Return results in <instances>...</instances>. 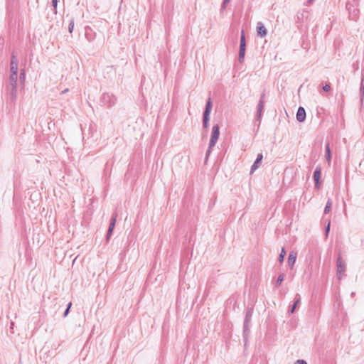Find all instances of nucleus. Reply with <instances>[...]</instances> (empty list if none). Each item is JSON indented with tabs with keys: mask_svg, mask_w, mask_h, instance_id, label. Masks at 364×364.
Returning a JSON list of instances; mask_svg holds the SVG:
<instances>
[{
	"mask_svg": "<svg viewBox=\"0 0 364 364\" xmlns=\"http://www.w3.org/2000/svg\"><path fill=\"white\" fill-rule=\"evenodd\" d=\"M101 102L104 105L111 107L116 104L117 97L112 93L105 92L102 95Z\"/></svg>",
	"mask_w": 364,
	"mask_h": 364,
	"instance_id": "f257e3e1",
	"label": "nucleus"
},
{
	"mask_svg": "<svg viewBox=\"0 0 364 364\" xmlns=\"http://www.w3.org/2000/svg\"><path fill=\"white\" fill-rule=\"evenodd\" d=\"M246 50V39L244 31H242L240 41V48H239V55H238V60L240 63H242L244 61L245 55Z\"/></svg>",
	"mask_w": 364,
	"mask_h": 364,
	"instance_id": "f03ea898",
	"label": "nucleus"
},
{
	"mask_svg": "<svg viewBox=\"0 0 364 364\" xmlns=\"http://www.w3.org/2000/svg\"><path fill=\"white\" fill-rule=\"evenodd\" d=\"M252 316V309H247L245 313V318L243 323V337L247 341V336L249 333V323L251 322Z\"/></svg>",
	"mask_w": 364,
	"mask_h": 364,
	"instance_id": "7ed1b4c3",
	"label": "nucleus"
},
{
	"mask_svg": "<svg viewBox=\"0 0 364 364\" xmlns=\"http://www.w3.org/2000/svg\"><path fill=\"white\" fill-rule=\"evenodd\" d=\"M220 136V127L218 124L213 125L212 128L210 139V148H213Z\"/></svg>",
	"mask_w": 364,
	"mask_h": 364,
	"instance_id": "20e7f679",
	"label": "nucleus"
},
{
	"mask_svg": "<svg viewBox=\"0 0 364 364\" xmlns=\"http://www.w3.org/2000/svg\"><path fill=\"white\" fill-rule=\"evenodd\" d=\"M337 266V276L338 279H341L342 275L346 272V264L342 261L341 255H338L336 261Z\"/></svg>",
	"mask_w": 364,
	"mask_h": 364,
	"instance_id": "39448f33",
	"label": "nucleus"
},
{
	"mask_svg": "<svg viewBox=\"0 0 364 364\" xmlns=\"http://www.w3.org/2000/svg\"><path fill=\"white\" fill-rule=\"evenodd\" d=\"M117 217V213L113 214L112 216L110 223H109V225L108 228V230L107 232V235H106V240L107 241L109 240L110 237L112 235V232H113V230H114V228L115 224H116Z\"/></svg>",
	"mask_w": 364,
	"mask_h": 364,
	"instance_id": "423d86ee",
	"label": "nucleus"
},
{
	"mask_svg": "<svg viewBox=\"0 0 364 364\" xmlns=\"http://www.w3.org/2000/svg\"><path fill=\"white\" fill-rule=\"evenodd\" d=\"M321 176V167L320 166H316L314 172V181L315 183V188H319L320 186V179Z\"/></svg>",
	"mask_w": 364,
	"mask_h": 364,
	"instance_id": "0eeeda50",
	"label": "nucleus"
},
{
	"mask_svg": "<svg viewBox=\"0 0 364 364\" xmlns=\"http://www.w3.org/2000/svg\"><path fill=\"white\" fill-rule=\"evenodd\" d=\"M6 92L11 100L16 98L17 85H7Z\"/></svg>",
	"mask_w": 364,
	"mask_h": 364,
	"instance_id": "6e6552de",
	"label": "nucleus"
},
{
	"mask_svg": "<svg viewBox=\"0 0 364 364\" xmlns=\"http://www.w3.org/2000/svg\"><path fill=\"white\" fill-rule=\"evenodd\" d=\"M213 104L211 98L209 97L206 102L205 107L203 113V118L210 119Z\"/></svg>",
	"mask_w": 364,
	"mask_h": 364,
	"instance_id": "1a4fd4ad",
	"label": "nucleus"
},
{
	"mask_svg": "<svg viewBox=\"0 0 364 364\" xmlns=\"http://www.w3.org/2000/svg\"><path fill=\"white\" fill-rule=\"evenodd\" d=\"M264 107V102L259 101L258 105H257V113H256V116H255V120L258 121L259 124H260V122H261Z\"/></svg>",
	"mask_w": 364,
	"mask_h": 364,
	"instance_id": "9d476101",
	"label": "nucleus"
},
{
	"mask_svg": "<svg viewBox=\"0 0 364 364\" xmlns=\"http://www.w3.org/2000/svg\"><path fill=\"white\" fill-rule=\"evenodd\" d=\"M263 159V155L262 153L258 154L254 164L251 166L250 173H254L259 166Z\"/></svg>",
	"mask_w": 364,
	"mask_h": 364,
	"instance_id": "9b49d317",
	"label": "nucleus"
},
{
	"mask_svg": "<svg viewBox=\"0 0 364 364\" xmlns=\"http://www.w3.org/2000/svg\"><path fill=\"white\" fill-rule=\"evenodd\" d=\"M306 111L303 107H299L296 112V120L299 122H303L306 119Z\"/></svg>",
	"mask_w": 364,
	"mask_h": 364,
	"instance_id": "f8f14e48",
	"label": "nucleus"
},
{
	"mask_svg": "<svg viewBox=\"0 0 364 364\" xmlns=\"http://www.w3.org/2000/svg\"><path fill=\"white\" fill-rule=\"evenodd\" d=\"M257 33L260 37H264L267 33V31L262 22H258L257 24Z\"/></svg>",
	"mask_w": 364,
	"mask_h": 364,
	"instance_id": "ddd939ff",
	"label": "nucleus"
},
{
	"mask_svg": "<svg viewBox=\"0 0 364 364\" xmlns=\"http://www.w3.org/2000/svg\"><path fill=\"white\" fill-rule=\"evenodd\" d=\"M301 302V296L299 294H296L295 295V298H294V304L289 307V310H288V313L289 314H292L294 313L295 310H296V308L297 306V305L299 304H300Z\"/></svg>",
	"mask_w": 364,
	"mask_h": 364,
	"instance_id": "4468645a",
	"label": "nucleus"
},
{
	"mask_svg": "<svg viewBox=\"0 0 364 364\" xmlns=\"http://www.w3.org/2000/svg\"><path fill=\"white\" fill-rule=\"evenodd\" d=\"M296 256H297V253L294 251L290 252V253L289 254L287 262H288V265L291 269L294 267V265L296 262Z\"/></svg>",
	"mask_w": 364,
	"mask_h": 364,
	"instance_id": "2eb2a0df",
	"label": "nucleus"
},
{
	"mask_svg": "<svg viewBox=\"0 0 364 364\" xmlns=\"http://www.w3.org/2000/svg\"><path fill=\"white\" fill-rule=\"evenodd\" d=\"M308 11L303 10L299 11L296 14V18L299 21H303L304 18H307Z\"/></svg>",
	"mask_w": 364,
	"mask_h": 364,
	"instance_id": "dca6fc26",
	"label": "nucleus"
},
{
	"mask_svg": "<svg viewBox=\"0 0 364 364\" xmlns=\"http://www.w3.org/2000/svg\"><path fill=\"white\" fill-rule=\"evenodd\" d=\"M325 152H326L325 153V157H326V161H328V162H331V149H330V146H329V144L328 143L326 145Z\"/></svg>",
	"mask_w": 364,
	"mask_h": 364,
	"instance_id": "f3484780",
	"label": "nucleus"
},
{
	"mask_svg": "<svg viewBox=\"0 0 364 364\" xmlns=\"http://www.w3.org/2000/svg\"><path fill=\"white\" fill-rule=\"evenodd\" d=\"M18 75L10 74L8 85H17Z\"/></svg>",
	"mask_w": 364,
	"mask_h": 364,
	"instance_id": "a211bd4d",
	"label": "nucleus"
},
{
	"mask_svg": "<svg viewBox=\"0 0 364 364\" xmlns=\"http://www.w3.org/2000/svg\"><path fill=\"white\" fill-rule=\"evenodd\" d=\"M10 70H11V74L18 75V63H10Z\"/></svg>",
	"mask_w": 364,
	"mask_h": 364,
	"instance_id": "6ab92c4d",
	"label": "nucleus"
},
{
	"mask_svg": "<svg viewBox=\"0 0 364 364\" xmlns=\"http://www.w3.org/2000/svg\"><path fill=\"white\" fill-rule=\"evenodd\" d=\"M285 275L284 273L280 274L275 282V287H278L281 285L282 282L284 280Z\"/></svg>",
	"mask_w": 364,
	"mask_h": 364,
	"instance_id": "aec40b11",
	"label": "nucleus"
},
{
	"mask_svg": "<svg viewBox=\"0 0 364 364\" xmlns=\"http://www.w3.org/2000/svg\"><path fill=\"white\" fill-rule=\"evenodd\" d=\"M357 7L353 2L348 1L346 3V9L348 11L349 15H351V11Z\"/></svg>",
	"mask_w": 364,
	"mask_h": 364,
	"instance_id": "412c9836",
	"label": "nucleus"
},
{
	"mask_svg": "<svg viewBox=\"0 0 364 364\" xmlns=\"http://www.w3.org/2000/svg\"><path fill=\"white\" fill-rule=\"evenodd\" d=\"M286 254H287V252H286L285 249L284 247H282L281 250V252L278 257V260L280 263H282L284 262Z\"/></svg>",
	"mask_w": 364,
	"mask_h": 364,
	"instance_id": "4be33fe9",
	"label": "nucleus"
},
{
	"mask_svg": "<svg viewBox=\"0 0 364 364\" xmlns=\"http://www.w3.org/2000/svg\"><path fill=\"white\" fill-rule=\"evenodd\" d=\"M331 206L332 201L331 199H328L324 208V214H328L330 212Z\"/></svg>",
	"mask_w": 364,
	"mask_h": 364,
	"instance_id": "5701e85b",
	"label": "nucleus"
},
{
	"mask_svg": "<svg viewBox=\"0 0 364 364\" xmlns=\"http://www.w3.org/2000/svg\"><path fill=\"white\" fill-rule=\"evenodd\" d=\"M358 13H359V11L357 8L353 9L351 11V15H350V18L353 20H355L358 17Z\"/></svg>",
	"mask_w": 364,
	"mask_h": 364,
	"instance_id": "b1692460",
	"label": "nucleus"
},
{
	"mask_svg": "<svg viewBox=\"0 0 364 364\" xmlns=\"http://www.w3.org/2000/svg\"><path fill=\"white\" fill-rule=\"evenodd\" d=\"M26 79V73L24 69H21L19 75V80L21 83H24Z\"/></svg>",
	"mask_w": 364,
	"mask_h": 364,
	"instance_id": "393cba45",
	"label": "nucleus"
},
{
	"mask_svg": "<svg viewBox=\"0 0 364 364\" xmlns=\"http://www.w3.org/2000/svg\"><path fill=\"white\" fill-rule=\"evenodd\" d=\"M71 306H72V303H71V302H69V303L68 304V305H67V308H66V309L65 310V311H64V313H63V317H66V316L68 315V314H69V312H70V309Z\"/></svg>",
	"mask_w": 364,
	"mask_h": 364,
	"instance_id": "a878e982",
	"label": "nucleus"
},
{
	"mask_svg": "<svg viewBox=\"0 0 364 364\" xmlns=\"http://www.w3.org/2000/svg\"><path fill=\"white\" fill-rule=\"evenodd\" d=\"M209 121L210 119L203 118V127L204 129H208L209 127Z\"/></svg>",
	"mask_w": 364,
	"mask_h": 364,
	"instance_id": "bb28decb",
	"label": "nucleus"
},
{
	"mask_svg": "<svg viewBox=\"0 0 364 364\" xmlns=\"http://www.w3.org/2000/svg\"><path fill=\"white\" fill-rule=\"evenodd\" d=\"M73 28H74V21L71 20L70 23H69V26H68V31H69V32L72 33L73 31Z\"/></svg>",
	"mask_w": 364,
	"mask_h": 364,
	"instance_id": "cd10ccee",
	"label": "nucleus"
},
{
	"mask_svg": "<svg viewBox=\"0 0 364 364\" xmlns=\"http://www.w3.org/2000/svg\"><path fill=\"white\" fill-rule=\"evenodd\" d=\"M212 149L213 148H210V144H209L208 145V150L206 151V154H205V160H207L208 158L209 157V156H210V153L212 151Z\"/></svg>",
	"mask_w": 364,
	"mask_h": 364,
	"instance_id": "c85d7f7f",
	"label": "nucleus"
},
{
	"mask_svg": "<svg viewBox=\"0 0 364 364\" xmlns=\"http://www.w3.org/2000/svg\"><path fill=\"white\" fill-rule=\"evenodd\" d=\"M11 63H18L17 58L14 55V53H12V55L11 56Z\"/></svg>",
	"mask_w": 364,
	"mask_h": 364,
	"instance_id": "c756f323",
	"label": "nucleus"
},
{
	"mask_svg": "<svg viewBox=\"0 0 364 364\" xmlns=\"http://www.w3.org/2000/svg\"><path fill=\"white\" fill-rule=\"evenodd\" d=\"M330 225H331V223H330V221H329L328 225H327V226L325 228V235H326V237L328 236V235L329 233V231H330Z\"/></svg>",
	"mask_w": 364,
	"mask_h": 364,
	"instance_id": "7c9ffc66",
	"label": "nucleus"
},
{
	"mask_svg": "<svg viewBox=\"0 0 364 364\" xmlns=\"http://www.w3.org/2000/svg\"><path fill=\"white\" fill-rule=\"evenodd\" d=\"M230 1V0H223L222 5H221V9H225L227 4H228Z\"/></svg>",
	"mask_w": 364,
	"mask_h": 364,
	"instance_id": "2f4dec72",
	"label": "nucleus"
},
{
	"mask_svg": "<svg viewBox=\"0 0 364 364\" xmlns=\"http://www.w3.org/2000/svg\"><path fill=\"white\" fill-rule=\"evenodd\" d=\"M323 90L325 92H328L331 90V86L328 84H326L324 86H323Z\"/></svg>",
	"mask_w": 364,
	"mask_h": 364,
	"instance_id": "473e14b6",
	"label": "nucleus"
},
{
	"mask_svg": "<svg viewBox=\"0 0 364 364\" xmlns=\"http://www.w3.org/2000/svg\"><path fill=\"white\" fill-rule=\"evenodd\" d=\"M294 364H307L306 361L304 360H297Z\"/></svg>",
	"mask_w": 364,
	"mask_h": 364,
	"instance_id": "72a5a7b5",
	"label": "nucleus"
},
{
	"mask_svg": "<svg viewBox=\"0 0 364 364\" xmlns=\"http://www.w3.org/2000/svg\"><path fill=\"white\" fill-rule=\"evenodd\" d=\"M52 5L56 9L57 5H58V0H51Z\"/></svg>",
	"mask_w": 364,
	"mask_h": 364,
	"instance_id": "f704fd0d",
	"label": "nucleus"
},
{
	"mask_svg": "<svg viewBox=\"0 0 364 364\" xmlns=\"http://www.w3.org/2000/svg\"><path fill=\"white\" fill-rule=\"evenodd\" d=\"M264 97H265V92L264 91L260 96L259 101L264 102Z\"/></svg>",
	"mask_w": 364,
	"mask_h": 364,
	"instance_id": "c9c22d12",
	"label": "nucleus"
},
{
	"mask_svg": "<svg viewBox=\"0 0 364 364\" xmlns=\"http://www.w3.org/2000/svg\"><path fill=\"white\" fill-rule=\"evenodd\" d=\"M356 6H358L359 0H352Z\"/></svg>",
	"mask_w": 364,
	"mask_h": 364,
	"instance_id": "e433bc0d",
	"label": "nucleus"
},
{
	"mask_svg": "<svg viewBox=\"0 0 364 364\" xmlns=\"http://www.w3.org/2000/svg\"><path fill=\"white\" fill-rule=\"evenodd\" d=\"M68 90H69L68 88H66V89H65L64 90L62 91L61 94H65V93L68 92Z\"/></svg>",
	"mask_w": 364,
	"mask_h": 364,
	"instance_id": "4c0bfd02",
	"label": "nucleus"
},
{
	"mask_svg": "<svg viewBox=\"0 0 364 364\" xmlns=\"http://www.w3.org/2000/svg\"><path fill=\"white\" fill-rule=\"evenodd\" d=\"M314 1V0H309V2H311V1Z\"/></svg>",
	"mask_w": 364,
	"mask_h": 364,
	"instance_id": "58836bf2",
	"label": "nucleus"
}]
</instances>
